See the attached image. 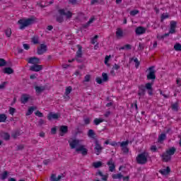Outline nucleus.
<instances>
[{"label": "nucleus", "mask_w": 181, "mask_h": 181, "mask_svg": "<svg viewBox=\"0 0 181 181\" xmlns=\"http://www.w3.org/2000/svg\"><path fill=\"white\" fill-rule=\"evenodd\" d=\"M91 78V76L90 75H86L84 78L83 81H85L86 83H88V81H90V79Z\"/></svg>", "instance_id": "obj_55"}, {"label": "nucleus", "mask_w": 181, "mask_h": 181, "mask_svg": "<svg viewBox=\"0 0 181 181\" xmlns=\"http://www.w3.org/2000/svg\"><path fill=\"white\" fill-rule=\"evenodd\" d=\"M95 153H96V155H100V152H103V147L100 145L98 140L96 139L95 141Z\"/></svg>", "instance_id": "obj_13"}, {"label": "nucleus", "mask_w": 181, "mask_h": 181, "mask_svg": "<svg viewBox=\"0 0 181 181\" xmlns=\"http://www.w3.org/2000/svg\"><path fill=\"white\" fill-rule=\"evenodd\" d=\"M18 23L20 24L19 29L23 30L25 28H28V26H30V25H33V23H35V17H31L27 19H21Z\"/></svg>", "instance_id": "obj_3"}, {"label": "nucleus", "mask_w": 181, "mask_h": 181, "mask_svg": "<svg viewBox=\"0 0 181 181\" xmlns=\"http://www.w3.org/2000/svg\"><path fill=\"white\" fill-rule=\"evenodd\" d=\"M171 108L173 111H175V112H177L179 111V103L176 102L171 105Z\"/></svg>", "instance_id": "obj_25"}, {"label": "nucleus", "mask_w": 181, "mask_h": 181, "mask_svg": "<svg viewBox=\"0 0 181 181\" xmlns=\"http://www.w3.org/2000/svg\"><path fill=\"white\" fill-rule=\"evenodd\" d=\"M8 117L6 114H0V122H5Z\"/></svg>", "instance_id": "obj_37"}, {"label": "nucleus", "mask_w": 181, "mask_h": 181, "mask_svg": "<svg viewBox=\"0 0 181 181\" xmlns=\"http://www.w3.org/2000/svg\"><path fill=\"white\" fill-rule=\"evenodd\" d=\"M69 132V127L62 125L59 128V135L60 136H64L66 134Z\"/></svg>", "instance_id": "obj_14"}, {"label": "nucleus", "mask_w": 181, "mask_h": 181, "mask_svg": "<svg viewBox=\"0 0 181 181\" xmlns=\"http://www.w3.org/2000/svg\"><path fill=\"white\" fill-rule=\"evenodd\" d=\"M83 121H84V124H85L86 125H88V124H90V118H88V117L85 118V119H83Z\"/></svg>", "instance_id": "obj_59"}, {"label": "nucleus", "mask_w": 181, "mask_h": 181, "mask_svg": "<svg viewBox=\"0 0 181 181\" xmlns=\"http://www.w3.org/2000/svg\"><path fill=\"white\" fill-rule=\"evenodd\" d=\"M23 149H25V145L23 144H20L18 145L16 148V151H23Z\"/></svg>", "instance_id": "obj_47"}, {"label": "nucleus", "mask_w": 181, "mask_h": 181, "mask_svg": "<svg viewBox=\"0 0 181 181\" xmlns=\"http://www.w3.org/2000/svg\"><path fill=\"white\" fill-rule=\"evenodd\" d=\"M110 58H111V55L110 56L106 55L105 57V64L107 66V67H110V64H108V62H110Z\"/></svg>", "instance_id": "obj_41"}, {"label": "nucleus", "mask_w": 181, "mask_h": 181, "mask_svg": "<svg viewBox=\"0 0 181 181\" xmlns=\"http://www.w3.org/2000/svg\"><path fill=\"white\" fill-rule=\"evenodd\" d=\"M122 180H123L124 181H129V176H126V177H124V176H123Z\"/></svg>", "instance_id": "obj_64"}, {"label": "nucleus", "mask_w": 181, "mask_h": 181, "mask_svg": "<svg viewBox=\"0 0 181 181\" xmlns=\"http://www.w3.org/2000/svg\"><path fill=\"white\" fill-rule=\"evenodd\" d=\"M168 18H169V14L168 13H163L162 15H161V19H160V22H163V21L165 19H168Z\"/></svg>", "instance_id": "obj_42"}, {"label": "nucleus", "mask_w": 181, "mask_h": 181, "mask_svg": "<svg viewBox=\"0 0 181 181\" xmlns=\"http://www.w3.org/2000/svg\"><path fill=\"white\" fill-rule=\"evenodd\" d=\"M5 66H8V67H11L12 66V62H6V61L4 59L1 58L0 67H4Z\"/></svg>", "instance_id": "obj_21"}, {"label": "nucleus", "mask_w": 181, "mask_h": 181, "mask_svg": "<svg viewBox=\"0 0 181 181\" xmlns=\"http://www.w3.org/2000/svg\"><path fill=\"white\" fill-rule=\"evenodd\" d=\"M46 52H47V45H46L45 44H41L40 45V47L37 48V54L41 55V54L46 53Z\"/></svg>", "instance_id": "obj_8"}, {"label": "nucleus", "mask_w": 181, "mask_h": 181, "mask_svg": "<svg viewBox=\"0 0 181 181\" xmlns=\"http://www.w3.org/2000/svg\"><path fill=\"white\" fill-rule=\"evenodd\" d=\"M75 60H76L78 63H83V62H84V59H83V57H75L72 59V62H74Z\"/></svg>", "instance_id": "obj_45"}, {"label": "nucleus", "mask_w": 181, "mask_h": 181, "mask_svg": "<svg viewBox=\"0 0 181 181\" xmlns=\"http://www.w3.org/2000/svg\"><path fill=\"white\" fill-rule=\"evenodd\" d=\"M127 33H128L127 30L123 31L122 29L117 28L116 30V38L117 39V40H121V39H122L124 36L127 35Z\"/></svg>", "instance_id": "obj_7"}, {"label": "nucleus", "mask_w": 181, "mask_h": 181, "mask_svg": "<svg viewBox=\"0 0 181 181\" xmlns=\"http://www.w3.org/2000/svg\"><path fill=\"white\" fill-rule=\"evenodd\" d=\"M76 152H81L83 156H86L88 153V149L86 148L83 145H81L76 148Z\"/></svg>", "instance_id": "obj_12"}, {"label": "nucleus", "mask_w": 181, "mask_h": 181, "mask_svg": "<svg viewBox=\"0 0 181 181\" xmlns=\"http://www.w3.org/2000/svg\"><path fill=\"white\" fill-rule=\"evenodd\" d=\"M148 70V74H147V80H151V83L153 84L155 80H156V71L155 70V66H150Z\"/></svg>", "instance_id": "obj_5"}, {"label": "nucleus", "mask_w": 181, "mask_h": 181, "mask_svg": "<svg viewBox=\"0 0 181 181\" xmlns=\"http://www.w3.org/2000/svg\"><path fill=\"white\" fill-rule=\"evenodd\" d=\"M93 166L95 169H98V168H101V166H103V163L101 161L95 162L93 163Z\"/></svg>", "instance_id": "obj_33"}, {"label": "nucleus", "mask_w": 181, "mask_h": 181, "mask_svg": "<svg viewBox=\"0 0 181 181\" xmlns=\"http://www.w3.org/2000/svg\"><path fill=\"white\" fill-rule=\"evenodd\" d=\"M161 158L163 159V162H170L172 160V156L168 154L167 153H163L161 155Z\"/></svg>", "instance_id": "obj_19"}, {"label": "nucleus", "mask_w": 181, "mask_h": 181, "mask_svg": "<svg viewBox=\"0 0 181 181\" xmlns=\"http://www.w3.org/2000/svg\"><path fill=\"white\" fill-rule=\"evenodd\" d=\"M144 49H145V44L139 42V47H138V50L142 51V50H144Z\"/></svg>", "instance_id": "obj_49"}, {"label": "nucleus", "mask_w": 181, "mask_h": 181, "mask_svg": "<svg viewBox=\"0 0 181 181\" xmlns=\"http://www.w3.org/2000/svg\"><path fill=\"white\" fill-rule=\"evenodd\" d=\"M49 180L50 181H57V177H56V174H52Z\"/></svg>", "instance_id": "obj_54"}, {"label": "nucleus", "mask_w": 181, "mask_h": 181, "mask_svg": "<svg viewBox=\"0 0 181 181\" xmlns=\"http://www.w3.org/2000/svg\"><path fill=\"white\" fill-rule=\"evenodd\" d=\"M88 136L94 139L95 138V132H94V130L89 129L88 132Z\"/></svg>", "instance_id": "obj_29"}, {"label": "nucleus", "mask_w": 181, "mask_h": 181, "mask_svg": "<svg viewBox=\"0 0 181 181\" xmlns=\"http://www.w3.org/2000/svg\"><path fill=\"white\" fill-rule=\"evenodd\" d=\"M151 152H158V147L156 146H151Z\"/></svg>", "instance_id": "obj_56"}, {"label": "nucleus", "mask_w": 181, "mask_h": 181, "mask_svg": "<svg viewBox=\"0 0 181 181\" xmlns=\"http://www.w3.org/2000/svg\"><path fill=\"white\" fill-rule=\"evenodd\" d=\"M57 132V129L56 127H53L51 129V134H52V135H56Z\"/></svg>", "instance_id": "obj_57"}, {"label": "nucleus", "mask_w": 181, "mask_h": 181, "mask_svg": "<svg viewBox=\"0 0 181 181\" xmlns=\"http://www.w3.org/2000/svg\"><path fill=\"white\" fill-rule=\"evenodd\" d=\"M177 26V22L175 21H171L170 23V28H174L176 29Z\"/></svg>", "instance_id": "obj_44"}, {"label": "nucleus", "mask_w": 181, "mask_h": 181, "mask_svg": "<svg viewBox=\"0 0 181 181\" xmlns=\"http://www.w3.org/2000/svg\"><path fill=\"white\" fill-rule=\"evenodd\" d=\"M36 117H38L39 118H43V113H42L40 111L37 110L35 112Z\"/></svg>", "instance_id": "obj_51"}, {"label": "nucleus", "mask_w": 181, "mask_h": 181, "mask_svg": "<svg viewBox=\"0 0 181 181\" xmlns=\"http://www.w3.org/2000/svg\"><path fill=\"white\" fill-rule=\"evenodd\" d=\"M23 46L25 50H29V49H30V45L28 44H23Z\"/></svg>", "instance_id": "obj_58"}, {"label": "nucleus", "mask_w": 181, "mask_h": 181, "mask_svg": "<svg viewBox=\"0 0 181 181\" xmlns=\"http://www.w3.org/2000/svg\"><path fill=\"white\" fill-rule=\"evenodd\" d=\"M47 118L49 121H52V119H59V118H60V114L59 113H54L53 112H50L48 114Z\"/></svg>", "instance_id": "obj_11"}, {"label": "nucleus", "mask_w": 181, "mask_h": 181, "mask_svg": "<svg viewBox=\"0 0 181 181\" xmlns=\"http://www.w3.org/2000/svg\"><path fill=\"white\" fill-rule=\"evenodd\" d=\"M131 49H132V45L127 44L119 48V50H131Z\"/></svg>", "instance_id": "obj_30"}, {"label": "nucleus", "mask_w": 181, "mask_h": 181, "mask_svg": "<svg viewBox=\"0 0 181 181\" xmlns=\"http://www.w3.org/2000/svg\"><path fill=\"white\" fill-rule=\"evenodd\" d=\"M123 177L124 175L121 173L114 175V179H119V180H121Z\"/></svg>", "instance_id": "obj_43"}, {"label": "nucleus", "mask_w": 181, "mask_h": 181, "mask_svg": "<svg viewBox=\"0 0 181 181\" xmlns=\"http://www.w3.org/2000/svg\"><path fill=\"white\" fill-rule=\"evenodd\" d=\"M28 62L30 64H33V65L40 64V59L36 57H30Z\"/></svg>", "instance_id": "obj_15"}, {"label": "nucleus", "mask_w": 181, "mask_h": 181, "mask_svg": "<svg viewBox=\"0 0 181 181\" xmlns=\"http://www.w3.org/2000/svg\"><path fill=\"white\" fill-rule=\"evenodd\" d=\"M153 83H147L145 85L141 84L138 86V93L139 97H145V94H146V90L148 95H153Z\"/></svg>", "instance_id": "obj_1"}, {"label": "nucleus", "mask_w": 181, "mask_h": 181, "mask_svg": "<svg viewBox=\"0 0 181 181\" xmlns=\"http://www.w3.org/2000/svg\"><path fill=\"white\" fill-rule=\"evenodd\" d=\"M174 49L175 52H181V44L180 43H176L174 45Z\"/></svg>", "instance_id": "obj_39"}, {"label": "nucleus", "mask_w": 181, "mask_h": 181, "mask_svg": "<svg viewBox=\"0 0 181 181\" xmlns=\"http://www.w3.org/2000/svg\"><path fill=\"white\" fill-rule=\"evenodd\" d=\"M159 173H160V175H163V176H167V175H169L170 173V167L168 166L166 167V168L160 170Z\"/></svg>", "instance_id": "obj_20"}, {"label": "nucleus", "mask_w": 181, "mask_h": 181, "mask_svg": "<svg viewBox=\"0 0 181 181\" xmlns=\"http://www.w3.org/2000/svg\"><path fill=\"white\" fill-rule=\"evenodd\" d=\"M30 100V95L26 93L23 94L21 98V104H26Z\"/></svg>", "instance_id": "obj_18"}, {"label": "nucleus", "mask_w": 181, "mask_h": 181, "mask_svg": "<svg viewBox=\"0 0 181 181\" xmlns=\"http://www.w3.org/2000/svg\"><path fill=\"white\" fill-rule=\"evenodd\" d=\"M78 50L76 52V54L75 57H83V47L81 45H77Z\"/></svg>", "instance_id": "obj_22"}, {"label": "nucleus", "mask_w": 181, "mask_h": 181, "mask_svg": "<svg viewBox=\"0 0 181 181\" xmlns=\"http://www.w3.org/2000/svg\"><path fill=\"white\" fill-rule=\"evenodd\" d=\"M122 144V142H114V146H121V144Z\"/></svg>", "instance_id": "obj_63"}, {"label": "nucleus", "mask_w": 181, "mask_h": 181, "mask_svg": "<svg viewBox=\"0 0 181 181\" xmlns=\"http://www.w3.org/2000/svg\"><path fill=\"white\" fill-rule=\"evenodd\" d=\"M4 73L5 74H13V70L11 67H6L4 69Z\"/></svg>", "instance_id": "obj_27"}, {"label": "nucleus", "mask_w": 181, "mask_h": 181, "mask_svg": "<svg viewBox=\"0 0 181 181\" xmlns=\"http://www.w3.org/2000/svg\"><path fill=\"white\" fill-rule=\"evenodd\" d=\"M175 152H176V148L172 147L170 148L168 150L165 151V153H168V155H170L172 156V155H175Z\"/></svg>", "instance_id": "obj_28"}, {"label": "nucleus", "mask_w": 181, "mask_h": 181, "mask_svg": "<svg viewBox=\"0 0 181 181\" xmlns=\"http://www.w3.org/2000/svg\"><path fill=\"white\" fill-rule=\"evenodd\" d=\"M31 42L34 44V45H38L39 43V37L37 36H34L31 38Z\"/></svg>", "instance_id": "obj_38"}, {"label": "nucleus", "mask_w": 181, "mask_h": 181, "mask_svg": "<svg viewBox=\"0 0 181 181\" xmlns=\"http://www.w3.org/2000/svg\"><path fill=\"white\" fill-rule=\"evenodd\" d=\"M166 139V134L162 133L160 136H158V142H163Z\"/></svg>", "instance_id": "obj_32"}, {"label": "nucleus", "mask_w": 181, "mask_h": 181, "mask_svg": "<svg viewBox=\"0 0 181 181\" xmlns=\"http://www.w3.org/2000/svg\"><path fill=\"white\" fill-rule=\"evenodd\" d=\"M149 156V153H148V152H143L139 153L136 158V163L139 165H145L148 163V157Z\"/></svg>", "instance_id": "obj_4"}, {"label": "nucleus", "mask_w": 181, "mask_h": 181, "mask_svg": "<svg viewBox=\"0 0 181 181\" xmlns=\"http://www.w3.org/2000/svg\"><path fill=\"white\" fill-rule=\"evenodd\" d=\"M30 71H40V70H43V66L42 65H39L35 64L30 67Z\"/></svg>", "instance_id": "obj_16"}, {"label": "nucleus", "mask_w": 181, "mask_h": 181, "mask_svg": "<svg viewBox=\"0 0 181 181\" xmlns=\"http://www.w3.org/2000/svg\"><path fill=\"white\" fill-rule=\"evenodd\" d=\"M58 13L59 16H57L56 21L59 23H63V22H64V18L63 16H66L67 19H70L71 16H73L71 11H68L67 8L59 9Z\"/></svg>", "instance_id": "obj_2"}, {"label": "nucleus", "mask_w": 181, "mask_h": 181, "mask_svg": "<svg viewBox=\"0 0 181 181\" xmlns=\"http://www.w3.org/2000/svg\"><path fill=\"white\" fill-rule=\"evenodd\" d=\"M169 33L171 35L176 33V28L170 27Z\"/></svg>", "instance_id": "obj_53"}, {"label": "nucleus", "mask_w": 181, "mask_h": 181, "mask_svg": "<svg viewBox=\"0 0 181 181\" xmlns=\"http://www.w3.org/2000/svg\"><path fill=\"white\" fill-rule=\"evenodd\" d=\"M43 124H45V121L43 119H40L39 122H38V125L40 127H42V125H43Z\"/></svg>", "instance_id": "obj_61"}, {"label": "nucleus", "mask_w": 181, "mask_h": 181, "mask_svg": "<svg viewBox=\"0 0 181 181\" xmlns=\"http://www.w3.org/2000/svg\"><path fill=\"white\" fill-rule=\"evenodd\" d=\"M69 144L71 149H75L76 146H78V145L80 144V140L74 139L71 141H69Z\"/></svg>", "instance_id": "obj_17"}, {"label": "nucleus", "mask_w": 181, "mask_h": 181, "mask_svg": "<svg viewBox=\"0 0 181 181\" xmlns=\"http://www.w3.org/2000/svg\"><path fill=\"white\" fill-rule=\"evenodd\" d=\"M4 139H5V141H9V139H11V135L8 134V133H4Z\"/></svg>", "instance_id": "obj_52"}, {"label": "nucleus", "mask_w": 181, "mask_h": 181, "mask_svg": "<svg viewBox=\"0 0 181 181\" xmlns=\"http://www.w3.org/2000/svg\"><path fill=\"white\" fill-rule=\"evenodd\" d=\"M73 88L71 86H68L65 90V95L69 98V94L71 93Z\"/></svg>", "instance_id": "obj_35"}, {"label": "nucleus", "mask_w": 181, "mask_h": 181, "mask_svg": "<svg viewBox=\"0 0 181 181\" xmlns=\"http://www.w3.org/2000/svg\"><path fill=\"white\" fill-rule=\"evenodd\" d=\"M8 175L9 173L8 171L3 172V173L1 174V180H5V179L8 177Z\"/></svg>", "instance_id": "obj_40"}, {"label": "nucleus", "mask_w": 181, "mask_h": 181, "mask_svg": "<svg viewBox=\"0 0 181 181\" xmlns=\"http://www.w3.org/2000/svg\"><path fill=\"white\" fill-rule=\"evenodd\" d=\"M5 33H6V36H7V37H11V35H12V30H11V28H7L5 30Z\"/></svg>", "instance_id": "obj_46"}, {"label": "nucleus", "mask_w": 181, "mask_h": 181, "mask_svg": "<svg viewBox=\"0 0 181 181\" xmlns=\"http://www.w3.org/2000/svg\"><path fill=\"white\" fill-rule=\"evenodd\" d=\"M139 13V10H132L130 11L131 16H135V15H138Z\"/></svg>", "instance_id": "obj_50"}, {"label": "nucleus", "mask_w": 181, "mask_h": 181, "mask_svg": "<svg viewBox=\"0 0 181 181\" xmlns=\"http://www.w3.org/2000/svg\"><path fill=\"white\" fill-rule=\"evenodd\" d=\"M17 50H18V53L19 54L23 53V49L21 48V47H17Z\"/></svg>", "instance_id": "obj_62"}, {"label": "nucleus", "mask_w": 181, "mask_h": 181, "mask_svg": "<svg viewBox=\"0 0 181 181\" xmlns=\"http://www.w3.org/2000/svg\"><path fill=\"white\" fill-rule=\"evenodd\" d=\"M11 136L12 138H14V139H16L18 136H21V131L17 130L14 133H12Z\"/></svg>", "instance_id": "obj_36"}, {"label": "nucleus", "mask_w": 181, "mask_h": 181, "mask_svg": "<svg viewBox=\"0 0 181 181\" xmlns=\"http://www.w3.org/2000/svg\"><path fill=\"white\" fill-rule=\"evenodd\" d=\"M45 90H46V87L45 86H35V91L37 94H40V93H42Z\"/></svg>", "instance_id": "obj_26"}, {"label": "nucleus", "mask_w": 181, "mask_h": 181, "mask_svg": "<svg viewBox=\"0 0 181 181\" xmlns=\"http://www.w3.org/2000/svg\"><path fill=\"white\" fill-rule=\"evenodd\" d=\"M37 107L36 106H31L28 108V112L25 113L26 117H29V115H32L34 111H36Z\"/></svg>", "instance_id": "obj_23"}, {"label": "nucleus", "mask_w": 181, "mask_h": 181, "mask_svg": "<svg viewBox=\"0 0 181 181\" xmlns=\"http://www.w3.org/2000/svg\"><path fill=\"white\" fill-rule=\"evenodd\" d=\"M129 144H132V141H130L129 140H126L125 141H122L121 148L124 155H128V153H129V148H128V145Z\"/></svg>", "instance_id": "obj_6"}, {"label": "nucleus", "mask_w": 181, "mask_h": 181, "mask_svg": "<svg viewBox=\"0 0 181 181\" xmlns=\"http://www.w3.org/2000/svg\"><path fill=\"white\" fill-rule=\"evenodd\" d=\"M132 62H134L136 69H138V67H139L141 62H139V61L138 60V58H134V57L129 58V63H131Z\"/></svg>", "instance_id": "obj_24"}, {"label": "nucleus", "mask_w": 181, "mask_h": 181, "mask_svg": "<svg viewBox=\"0 0 181 181\" xmlns=\"http://www.w3.org/2000/svg\"><path fill=\"white\" fill-rule=\"evenodd\" d=\"M103 79L100 77H97L95 78V81L98 83V84H103V81L107 82L108 81V74L105 73L102 74Z\"/></svg>", "instance_id": "obj_9"}, {"label": "nucleus", "mask_w": 181, "mask_h": 181, "mask_svg": "<svg viewBox=\"0 0 181 181\" xmlns=\"http://www.w3.org/2000/svg\"><path fill=\"white\" fill-rule=\"evenodd\" d=\"M101 122H104V119L102 118H96L93 120V123L95 124V125H100V124H101Z\"/></svg>", "instance_id": "obj_34"}, {"label": "nucleus", "mask_w": 181, "mask_h": 181, "mask_svg": "<svg viewBox=\"0 0 181 181\" xmlns=\"http://www.w3.org/2000/svg\"><path fill=\"white\" fill-rule=\"evenodd\" d=\"M69 4H71V5H76L77 4V0H68Z\"/></svg>", "instance_id": "obj_60"}, {"label": "nucleus", "mask_w": 181, "mask_h": 181, "mask_svg": "<svg viewBox=\"0 0 181 181\" xmlns=\"http://www.w3.org/2000/svg\"><path fill=\"white\" fill-rule=\"evenodd\" d=\"M107 165L110 166L109 167V170L110 172H114V163H112V158H111L108 162Z\"/></svg>", "instance_id": "obj_31"}, {"label": "nucleus", "mask_w": 181, "mask_h": 181, "mask_svg": "<svg viewBox=\"0 0 181 181\" xmlns=\"http://www.w3.org/2000/svg\"><path fill=\"white\" fill-rule=\"evenodd\" d=\"M135 33L137 36H141L146 33V29L144 26H139L135 29Z\"/></svg>", "instance_id": "obj_10"}, {"label": "nucleus", "mask_w": 181, "mask_h": 181, "mask_svg": "<svg viewBox=\"0 0 181 181\" xmlns=\"http://www.w3.org/2000/svg\"><path fill=\"white\" fill-rule=\"evenodd\" d=\"M8 112L11 115H13L16 112V109H15V107H10Z\"/></svg>", "instance_id": "obj_48"}]
</instances>
